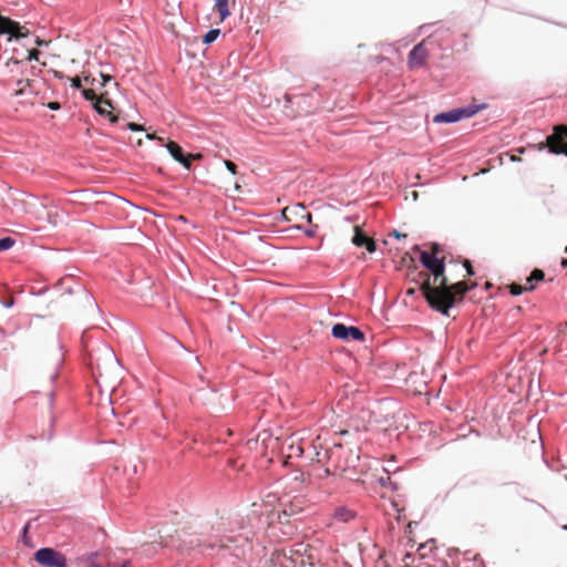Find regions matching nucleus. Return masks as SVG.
Instances as JSON below:
<instances>
[{
  "instance_id": "obj_1",
  "label": "nucleus",
  "mask_w": 567,
  "mask_h": 567,
  "mask_svg": "<svg viewBox=\"0 0 567 567\" xmlns=\"http://www.w3.org/2000/svg\"><path fill=\"white\" fill-rule=\"evenodd\" d=\"M444 259V257L421 251V261L429 271H420V276L423 278L420 291L432 309L449 316L450 309L462 302L465 295L475 288L476 284L465 280L450 284L445 276Z\"/></svg>"
},
{
  "instance_id": "obj_2",
  "label": "nucleus",
  "mask_w": 567,
  "mask_h": 567,
  "mask_svg": "<svg viewBox=\"0 0 567 567\" xmlns=\"http://www.w3.org/2000/svg\"><path fill=\"white\" fill-rule=\"evenodd\" d=\"M89 368L100 392L111 394L120 383L121 368L113 349L101 343L89 352Z\"/></svg>"
},
{
  "instance_id": "obj_3",
  "label": "nucleus",
  "mask_w": 567,
  "mask_h": 567,
  "mask_svg": "<svg viewBox=\"0 0 567 567\" xmlns=\"http://www.w3.org/2000/svg\"><path fill=\"white\" fill-rule=\"evenodd\" d=\"M485 109V104L482 105H468L466 107L453 109L447 112H442L433 117V122L437 124L442 123H455L463 118H468L475 115L481 110Z\"/></svg>"
},
{
  "instance_id": "obj_4",
  "label": "nucleus",
  "mask_w": 567,
  "mask_h": 567,
  "mask_svg": "<svg viewBox=\"0 0 567 567\" xmlns=\"http://www.w3.org/2000/svg\"><path fill=\"white\" fill-rule=\"evenodd\" d=\"M546 146L554 154H565L567 156V126H555L554 133L546 138Z\"/></svg>"
},
{
  "instance_id": "obj_5",
  "label": "nucleus",
  "mask_w": 567,
  "mask_h": 567,
  "mask_svg": "<svg viewBox=\"0 0 567 567\" xmlns=\"http://www.w3.org/2000/svg\"><path fill=\"white\" fill-rule=\"evenodd\" d=\"M34 559L45 567H66V558L52 548H41L34 554Z\"/></svg>"
},
{
  "instance_id": "obj_6",
  "label": "nucleus",
  "mask_w": 567,
  "mask_h": 567,
  "mask_svg": "<svg viewBox=\"0 0 567 567\" xmlns=\"http://www.w3.org/2000/svg\"><path fill=\"white\" fill-rule=\"evenodd\" d=\"M0 34H10L16 39H22L29 37L30 31L19 22L0 14Z\"/></svg>"
},
{
  "instance_id": "obj_7",
  "label": "nucleus",
  "mask_w": 567,
  "mask_h": 567,
  "mask_svg": "<svg viewBox=\"0 0 567 567\" xmlns=\"http://www.w3.org/2000/svg\"><path fill=\"white\" fill-rule=\"evenodd\" d=\"M165 145L167 147V151L172 155V157L175 161L179 162L187 169L190 168L192 161L202 158V154H199V153H197V154H192V153L185 154L184 151L182 150L181 145L175 143V142H173V141H169Z\"/></svg>"
},
{
  "instance_id": "obj_8",
  "label": "nucleus",
  "mask_w": 567,
  "mask_h": 567,
  "mask_svg": "<svg viewBox=\"0 0 567 567\" xmlns=\"http://www.w3.org/2000/svg\"><path fill=\"white\" fill-rule=\"evenodd\" d=\"M427 59L429 50L425 47V41H422L419 44H416L409 53L408 65L411 70H415L424 66L426 64Z\"/></svg>"
},
{
  "instance_id": "obj_9",
  "label": "nucleus",
  "mask_w": 567,
  "mask_h": 567,
  "mask_svg": "<svg viewBox=\"0 0 567 567\" xmlns=\"http://www.w3.org/2000/svg\"><path fill=\"white\" fill-rule=\"evenodd\" d=\"M331 333L334 338L341 339V340H358L363 341L364 340V333L357 327H347L342 323H336L332 327Z\"/></svg>"
},
{
  "instance_id": "obj_10",
  "label": "nucleus",
  "mask_w": 567,
  "mask_h": 567,
  "mask_svg": "<svg viewBox=\"0 0 567 567\" xmlns=\"http://www.w3.org/2000/svg\"><path fill=\"white\" fill-rule=\"evenodd\" d=\"M352 243L357 247L364 246L369 252H374L377 249L375 241L368 237L359 226H354V235L352 237Z\"/></svg>"
},
{
  "instance_id": "obj_11",
  "label": "nucleus",
  "mask_w": 567,
  "mask_h": 567,
  "mask_svg": "<svg viewBox=\"0 0 567 567\" xmlns=\"http://www.w3.org/2000/svg\"><path fill=\"white\" fill-rule=\"evenodd\" d=\"M94 109L99 114L107 116L111 122H115L117 120V117L112 112L113 105L111 104L110 100L104 99L103 95L96 100Z\"/></svg>"
},
{
  "instance_id": "obj_12",
  "label": "nucleus",
  "mask_w": 567,
  "mask_h": 567,
  "mask_svg": "<svg viewBox=\"0 0 567 567\" xmlns=\"http://www.w3.org/2000/svg\"><path fill=\"white\" fill-rule=\"evenodd\" d=\"M288 213H300V221L307 220V223H312V216L309 212L306 210V207L302 204H297L292 207H286L282 210V215L287 220H291V217L288 216Z\"/></svg>"
},
{
  "instance_id": "obj_13",
  "label": "nucleus",
  "mask_w": 567,
  "mask_h": 567,
  "mask_svg": "<svg viewBox=\"0 0 567 567\" xmlns=\"http://www.w3.org/2000/svg\"><path fill=\"white\" fill-rule=\"evenodd\" d=\"M303 446L299 439L290 437L288 443V458L301 457L303 455Z\"/></svg>"
},
{
  "instance_id": "obj_14",
  "label": "nucleus",
  "mask_w": 567,
  "mask_h": 567,
  "mask_svg": "<svg viewBox=\"0 0 567 567\" xmlns=\"http://www.w3.org/2000/svg\"><path fill=\"white\" fill-rule=\"evenodd\" d=\"M334 517L342 523H348L355 517V512L347 507H338L334 512Z\"/></svg>"
},
{
  "instance_id": "obj_15",
  "label": "nucleus",
  "mask_w": 567,
  "mask_h": 567,
  "mask_svg": "<svg viewBox=\"0 0 567 567\" xmlns=\"http://www.w3.org/2000/svg\"><path fill=\"white\" fill-rule=\"evenodd\" d=\"M215 8L219 13L220 21H224L229 17L230 12L228 10V0H215Z\"/></svg>"
},
{
  "instance_id": "obj_16",
  "label": "nucleus",
  "mask_w": 567,
  "mask_h": 567,
  "mask_svg": "<svg viewBox=\"0 0 567 567\" xmlns=\"http://www.w3.org/2000/svg\"><path fill=\"white\" fill-rule=\"evenodd\" d=\"M535 288H536L535 285L522 286V285L515 284V282H513L508 286V289H509V292L512 296H519L524 291H533Z\"/></svg>"
},
{
  "instance_id": "obj_17",
  "label": "nucleus",
  "mask_w": 567,
  "mask_h": 567,
  "mask_svg": "<svg viewBox=\"0 0 567 567\" xmlns=\"http://www.w3.org/2000/svg\"><path fill=\"white\" fill-rule=\"evenodd\" d=\"M545 278V274L542 269H534L530 276L526 279L525 286L534 285V282L543 281Z\"/></svg>"
},
{
  "instance_id": "obj_18",
  "label": "nucleus",
  "mask_w": 567,
  "mask_h": 567,
  "mask_svg": "<svg viewBox=\"0 0 567 567\" xmlns=\"http://www.w3.org/2000/svg\"><path fill=\"white\" fill-rule=\"evenodd\" d=\"M220 33V30L219 29H212L209 30L205 35H204V39H203V42L205 44H210L213 43L219 35Z\"/></svg>"
},
{
  "instance_id": "obj_19",
  "label": "nucleus",
  "mask_w": 567,
  "mask_h": 567,
  "mask_svg": "<svg viewBox=\"0 0 567 567\" xmlns=\"http://www.w3.org/2000/svg\"><path fill=\"white\" fill-rule=\"evenodd\" d=\"M16 244V240L11 237H4L0 239V252L9 250Z\"/></svg>"
},
{
  "instance_id": "obj_20",
  "label": "nucleus",
  "mask_w": 567,
  "mask_h": 567,
  "mask_svg": "<svg viewBox=\"0 0 567 567\" xmlns=\"http://www.w3.org/2000/svg\"><path fill=\"white\" fill-rule=\"evenodd\" d=\"M82 94L85 97V100L93 102V105L95 104L96 100H99V97H100L96 95L95 91L92 89H83Z\"/></svg>"
},
{
  "instance_id": "obj_21",
  "label": "nucleus",
  "mask_w": 567,
  "mask_h": 567,
  "mask_svg": "<svg viewBox=\"0 0 567 567\" xmlns=\"http://www.w3.org/2000/svg\"><path fill=\"white\" fill-rule=\"evenodd\" d=\"M30 84V81L29 80H19L17 82V85H18V90L16 91V95H21L25 89V86H28Z\"/></svg>"
},
{
  "instance_id": "obj_22",
  "label": "nucleus",
  "mask_w": 567,
  "mask_h": 567,
  "mask_svg": "<svg viewBox=\"0 0 567 567\" xmlns=\"http://www.w3.org/2000/svg\"><path fill=\"white\" fill-rule=\"evenodd\" d=\"M40 51L38 49H32L29 51L28 60L29 61H38L40 56Z\"/></svg>"
},
{
  "instance_id": "obj_23",
  "label": "nucleus",
  "mask_w": 567,
  "mask_h": 567,
  "mask_svg": "<svg viewBox=\"0 0 567 567\" xmlns=\"http://www.w3.org/2000/svg\"><path fill=\"white\" fill-rule=\"evenodd\" d=\"M225 166L227 167V169L231 173V174H236L237 173V166L234 162L231 161H225Z\"/></svg>"
},
{
  "instance_id": "obj_24",
  "label": "nucleus",
  "mask_w": 567,
  "mask_h": 567,
  "mask_svg": "<svg viewBox=\"0 0 567 567\" xmlns=\"http://www.w3.org/2000/svg\"><path fill=\"white\" fill-rule=\"evenodd\" d=\"M441 251H442V249L439 244H432L430 255L440 256Z\"/></svg>"
},
{
  "instance_id": "obj_25",
  "label": "nucleus",
  "mask_w": 567,
  "mask_h": 567,
  "mask_svg": "<svg viewBox=\"0 0 567 567\" xmlns=\"http://www.w3.org/2000/svg\"><path fill=\"white\" fill-rule=\"evenodd\" d=\"M71 85L74 89H81L82 87L81 79L79 76L72 78L71 79Z\"/></svg>"
},
{
  "instance_id": "obj_26",
  "label": "nucleus",
  "mask_w": 567,
  "mask_h": 567,
  "mask_svg": "<svg viewBox=\"0 0 567 567\" xmlns=\"http://www.w3.org/2000/svg\"><path fill=\"white\" fill-rule=\"evenodd\" d=\"M95 558H96V555H92V556L85 558V563L87 564L89 567H97L94 563Z\"/></svg>"
},
{
  "instance_id": "obj_27",
  "label": "nucleus",
  "mask_w": 567,
  "mask_h": 567,
  "mask_svg": "<svg viewBox=\"0 0 567 567\" xmlns=\"http://www.w3.org/2000/svg\"><path fill=\"white\" fill-rule=\"evenodd\" d=\"M464 267L466 268V272H467L468 276H473L474 275L473 267H472V265H471V262L468 260L464 261Z\"/></svg>"
},
{
  "instance_id": "obj_28",
  "label": "nucleus",
  "mask_w": 567,
  "mask_h": 567,
  "mask_svg": "<svg viewBox=\"0 0 567 567\" xmlns=\"http://www.w3.org/2000/svg\"><path fill=\"white\" fill-rule=\"evenodd\" d=\"M412 281L419 285V288L421 287V284L423 281V278L420 276V271L415 275L414 278H412Z\"/></svg>"
},
{
  "instance_id": "obj_29",
  "label": "nucleus",
  "mask_w": 567,
  "mask_h": 567,
  "mask_svg": "<svg viewBox=\"0 0 567 567\" xmlns=\"http://www.w3.org/2000/svg\"><path fill=\"white\" fill-rule=\"evenodd\" d=\"M87 307L92 308V309L95 307L94 299L92 298V296L90 293H87Z\"/></svg>"
},
{
  "instance_id": "obj_30",
  "label": "nucleus",
  "mask_w": 567,
  "mask_h": 567,
  "mask_svg": "<svg viewBox=\"0 0 567 567\" xmlns=\"http://www.w3.org/2000/svg\"><path fill=\"white\" fill-rule=\"evenodd\" d=\"M128 127H130L132 131H141V130H142V125L136 124V123H130V124H128Z\"/></svg>"
},
{
  "instance_id": "obj_31",
  "label": "nucleus",
  "mask_w": 567,
  "mask_h": 567,
  "mask_svg": "<svg viewBox=\"0 0 567 567\" xmlns=\"http://www.w3.org/2000/svg\"><path fill=\"white\" fill-rule=\"evenodd\" d=\"M48 106L51 109V110H59L60 109V103L58 102H50L48 104Z\"/></svg>"
},
{
  "instance_id": "obj_32",
  "label": "nucleus",
  "mask_w": 567,
  "mask_h": 567,
  "mask_svg": "<svg viewBox=\"0 0 567 567\" xmlns=\"http://www.w3.org/2000/svg\"><path fill=\"white\" fill-rule=\"evenodd\" d=\"M48 43H49L48 41L41 40L40 38H37V40H35V44L38 47L47 45Z\"/></svg>"
},
{
  "instance_id": "obj_33",
  "label": "nucleus",
  "mask_w": 567,
  "mask_h": 567,
  "mask_svg": "<svg viewBox=\"0 0 567 567\" xmlns=\"http://www.w3.org/2000/svg\"><path fill=\"white\" fill-rule=\"evenodd\" d=\"M288 216L297 220H300V213H288Z\"/></svg>"
},
{
  "instance_id": "obj_34",
  "label": "nucleus",
  "mask_w": 567,
  "mask_h": 567,
  "mask_svg": "<svg viewBox=\"0 0 567 567\" xmlns=\"http://www.w3.org/2000/svg\"><path fill=\"white\" fill-rule=\"evenodd\" d=\"M146 137L150 138V140L158 138V141L163 142V138L162 137H156V135L154 133L153 134L147 133Z\"/></svg>"
},
{
  "instance_id": "obj_35",
  "label": "nucleus",
  "mask_w": 567,
  "mask_h": 567,
  "mask_svg": "<svg viewBox=\"0 0 567 567\" xmlns=\"http://www.w3.org/2000/svg\"><path fill=\"white\" fill-rule=\"evenodd\" d=\"M393 235L396 237V238H401V237H406L405 234H400L399 231L394 230L393 231Z\"/></svg>"
},
{
  "instance_id": "obj_36",
  "label": "nucleus",
  "mask_w": 567,
  "mask_h": 567,
  "mask_svg": "<svg viewBox=\"0 0 567 567\" xmlns=\"http://www.w3.org/2000/svg\"><path fill=\"white\" fill-rule=\"evenodd\" d=\"M305 233H306L308 236H315L316 230H315V229H309V230H306Z\"/></svg>"
},
{
  "instance_id": "obj_37",
  "label": "nucleus",
  "mask_w": 567,
  "mask_h": 567,
  "mask_svg": "<svg viewBox=\"0 0 567 567\" xmlns=\"http://www.w3.org/2000/svg\"><path fill=\"white\" fill-rule=\"evenodd\" d=\"M415 291H416V288H409V289L406 290V293H408V295H414V293H415Z\"/></svg>"
},
{
  "instance_id": "obj_38",
  "label": "nucleus",
  "mask_w": 567,
  "mask_h": 567,
  "mask_svg": "<svg viewBox=\"0 0 567 567\" xmlns=\"http://www.w3.org/2000/svg\"><path fill=\"white\" fill-rule=\"evenodd\" d=\"M103 80H104V83H105V82H107V81H110V80H111V76H109V75H103Z\"/></svg>"
},
{
  "instance_id": "obj_39",
  "label": "nucleus",
  "mask_w": 567,
  "mask_h": 567,
  "mask_svg": "<svg viewBox=\"0 0 567 567\" xmlns=\"http://www.w3.org/2000/svg\"><path fill=\"white\" fill-rule=\"evenodd\" d=\"M337 468H339L341 472H347V468L346 467H342L340 465L337 466Z\"/></svg>"
},
{
  "instance_id": "obj_40",
  "label": "nucleus",
  "mask_w": 567,
  "mask_h": 567,
  "mask_svg": "<svg viewBox=\"0 0 567 567\" xmlns=\"http://www.w3.org/2000/svg\"><path fill=\"white\" fill-rule=\"evenodd\" d=\"M410 558H411V556H410V555H405L404 561H405V564H406V565H408V561H406V560H408V559H410Z\"/></svg>"
},
{
  "instance_id": "obj_41",
  "label": "nucleus",
  "mask_w": 567,
  "mask_h": 567,
  "mask_svg": "<svg viewBox=\"0 0 567 567\" xmlns=\"http://www.w3.org/2000/svg\"><path fill=\"white\" fill-rule=\"evenodd\" d=\"M324 474H326V475H329V474H330L329 468H324Z\"/></svg>"
},
{
  "instance_id": "obj_42",
  "label": "nucleus",
  "mask_w": 567,
  "mask_h": 567,
  "mask_svg": "<svg viewBox=\"0 0 567 567\" xmlns=\"http://www.w3.org/2000/svg\"><path fill=\"white\" fill-rule=\"evenodd\" d=\"M54 75L61 78V74L58 71L54 72Z\"/></svg>"
},
{
  "instance_id": "obj_43",
  "label": "nucleus",
  "mask_w": 567,
  "mask_h": 567,
  "mask_svg": "<svg viewBox=\"0 0 567 567\" xmlns=\"http://www.w3.org/2000/svg\"><path fill=\"white\" fill-rule=\"evenodd\" d=\"M122 567H130V564L126 561L122 565Z\"/></svg>"
},
{
  "instance_id": "obj_44",
  "label": "nucleus",
  "mask_w": 567,
  "mask_h": 567,
  "mask_svg": "<svg viewBox=\"0 0 567 567\" xmlns=\"http://www.w3.org/2000/svg\"><path fill=\"white\" fill-rule=\"evenodd\" d=\"M563 267H567V259L563 260Z\"/></svg>"
},
{
  "instance_id": "obj_45",
  "label": "nucleus",
  "mask_w": 567,
  "mask_h": 567,
  "mask_svg": "<svg viewBox=\"0 0 567 567\" xmlns=\"http://www.w3.org/2000/svg\"><path fill=\"white\" fill-rule=\"evenodd\" d=\"M563 528H564L565 530H567V524H566V525H564V526H563Z\"/></svg>"
},
{
  "instance_id": "obj_46",
  "label": "nucleus",
  "mask_w": 567,
  "mask_h": 567,
  "mask_svg": "<svg viewBox=\"0 0 567 567\" xmlns=\"http://www.w3.org/2000/svg\"><path fill=\"white\" fill-rule=\"evenodd\" d=\"M566 252H567V247H566Z\"/></svg>"
}]
</instances>
